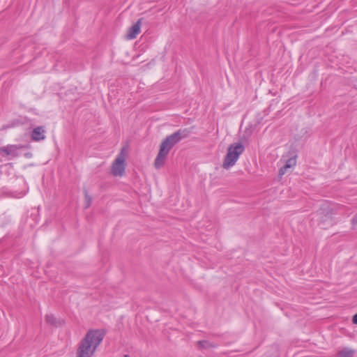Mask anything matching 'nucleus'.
Returning <instances> with one entry per match:
<instances>
[{
	"label": "nucleus",
	"mask_w": 357,
	"mask_h": 357,
	"mask_svg": "<svg viewBox=\"0 0 357 357\" xmlns=\"http://www.w3.org/2000/svg\"><path fill=\"white\" fill-rule=\"evenodd\" d=\"M30 155H31V153H29L26 154V156H29Z\"/></svg>",
	"instance_id": "6ab92c4d"
},
{
	"label": "nucleus",
	"mask_w": 357,
	"mask_h": 357,
	"mask_svg": "<svg viewBox=\"0 0 357 357\" xmlns=\"http://www.w3.org/2000/svg\"><path fill=\"white\" fill-rule=\"evenodd\" d=\"M315 215L319 221V225L322 229H327L333 225V209L328 205L321 206Z\"/></svg>",
	"instance_id": "39448f33"
},
{
	"label": "nucleus",
	"mask_w": 357,
	"mask_h": 357,
	"mask_svg": "<svg viewBox=\"0 0 357 357\" xmlns=\"http://www.w3.org/2000/svg\"><path fill=\"white\" fill-rule=\"evenodd\" d=\"M105 336L101 330H89L81 340L77 350V357H91Z\"/></svg>",
	"instance_id": "7ed1b4c3"
},
{
	"label": "nucleus",
	"mask_w": 357,
	"mask_h": 357,
	"mask_svg": "<svg viewBox=\"0 0 357 357\" xmlns=\"http://www.w3.org/2000/svg\"><path fill=\"white\" fill-rule=\"evenodd\" d=\"M355 353L354 349L345 347L337 353V357H354Z\"/></svg>",
	"instance_id": "9d476101"
},
{
	"label": "nucleus",
	"mask_w": 357,
	"mask_h": 357,
	"mask_svg": "<svg viewBox=\"0 0 357 357\" xmlns=\"http://www.w3.org/2000/svg\"><path fill=\"white\" fill-rule=\"evenodd\" d=\"M244 150L245 147L241 142L231 144L228 148L227 153L223 160V168L229 169L230 167L234 165Z\"/></svg>",
	"instance_id": "20e7f679"
},
{
	"label": "nucleus",
	"mask_w": 357,
	"mask_h": 357,
	"mask_svg": "<svg viewBox=\"0 0 357 357\" xmlns=\"http://www.w3.org/2000/svg\"><path fill=\"white\" fill-rule=\"evenodd\" d=\"M192 128L179 129L172 135L167 136L160 145L158 153L154 160L155 169H160L164 166L170 150L183 139L190 136Z\"/></svg>",
	"instance_id": "f257e3e1"
},
{
	"label": "nucleus",
	"mask_w": 357,
	"mask_h": 357,
	"mask_svg": "<svg viewBox=\"0 0 357 357\" xmlns=\"http://www.w3.org/2000/svg\"><path fill=\"white\" fill-rule=\"evenodd\" d=\"M24 147L23 145H8L0 148V153L3 156L12 155L13 157H17L18 156L17 150Z\"/></svg>",
	"instance_id": "0eeeda50"
},
{
	"label": "nucleus",
	"mask_w": 357,
	"mask_h": 357,
	"mask_svg": "<svg viewBox=\"0 0 357 357\" xmlns=\"http://www.w3.org/2000/svg\"><path fill=\"white\" fill-rule=\"evenodd\" d=\"M296 164V156L294 157H291L290 158H289L284 165L286 166V167H287L288 169L289 168H291L292 167H294Z\"/></svg>",
	"instance_id": "4468645a"
},
{
	"label": "nucleus",
	"mask_w": 357,
	"mask_h": 357,
	"mask_svg": "<svg viewBox=\"0 0 357 357\" xmlns=\"http://www.w3.org/2000/svg\"><path fill=\"white\" fill-rule=\"evenodd\" d=\"M352 322L354 324H357V313L353 316Z\"/></svg>",
	"instance_id": "f3484780"
},
{
	"label": "nucleus",
	"mask_w": 357,
	"mask_h": 357,
	"mask_svg": "<svg viewBox=\"0 0 357 357\" xmlns=\"http://www.w3.org/2000/svg\"><path fill=\"white\" fill-rule=\"evenodd\" d=\"M142 19H139L137 22L130 27L128 30L127 38L134 39L140 31V27Z\"/></svg>",
	"instance_id": "1a4fd4ad"
},
{
	"label": "nucleus",
	"mask_w": 357,
	"mask_h": 357,
	"mask_svg": "<svg viewBox=\"0 0 357 357\" xmlns=\"http://www.w3.org/2000/svg\"><path fill=\"white\" fill-rule=\"evenodd\" d=\"M45 132L44 126H37L32 130L31 133V138L35 142L44 140L45 139Z\"/></svg>",
	"instance_id": "6e6552de"
},
{
	"label": "nucleus",
	"mask_w": 357,
	"mask_h": 357,
	"mask_svg": "<svg viewBox=\"0 0 357 357\" xmlns=\"http://www.w3.org/2000/svg\"><path fill=\"white\" fill-rule=\"evenodd\" d=\"M123 357H130V356L129 355H128V354H125V355H123Z\"/></svg>",
	"instance_id": "a211bd4d"
},
{
	"label": "nucleus",
	"mask_w": 357,
	"mask_h": 357,
	"mask_svg": "<svg viewBox=\"0 0 357 357\" xmlns=\"http://www.w3.org/2000/svg\"><path fill=\"white\" fill-rule=\"evenodd\" d=\"M351 223L353 225H357V215L352 218Z\"/></svg>",
	"instance_id": "dca6fc26"
},
{
	"label": "nucleus",
	"mask_w": 357,
	"mask_h": 357,
	"mask_svg": "<svg viewBox=\"0 0 357 357\" xmlns=\"http://www.w3.org/2000/svg\"><path fill=\"white\" fill-rule=\"evenodd\" d=\"M45 321L47 324L51 326H57L56 319L54 317L53 314H47L45 316Z\"/></svg>",
	"instance_id": "f8f14e48"
},
{
	"label": "nucleus",
	"mask_w": 357,
	"mask_h": 357,
	"mask_svg": "<svg viewBox=\"0 0 357 357\" xmlns=\"http://www.w3.org/2000/svg\"><path fill=\"white\" fill-rule=\"evenodd\" d=\"M287 169H288V168H287V167H286V166L284 165H283L282 167H280V169H279V175H280V176H282V175H284V174L286 173V172H287Z\"/></svg>",
	"instance_id": "2eb2a0df"
},
{
	"label": "nucleus",
	"mask_w": 357,
	"mask_h": 357,
	"mask_svg": "<svg viewBox=\"0 0 357 357\" xmlns=\"http://www.w3.org/2000/svg\"><path fill=\"white\" fill-rule=\"evenodd\" d=\"M192 128L179 129L172 135L167 136L160 145L158 153L154 160L155 169H160L164 166L170 150L183 139L190 136Z\"/></svg>",
	"instance_id": "f03ea898"
},
{
	"label": "nucleus",
	"mask_w": 357,
	"mask_h": 357,
	"mask_svg": "<svg viewBox=\"0 0 357 357\" xmlns=\"http://www.w3.org/2000/svg\"><path fill=\"white\" fill-rule=\"evenodd\" d=\"M125 156L123 155V149L121 150V152L115 160L114 161L112 166V174L115 176H121L125 173L126 169V163H125Z\"/></svg>",
	"instance_id": "423d86ee"
},
{
	"label": "nucleus",
	"mask_w": 357,
	"mask_h": 357,
	"mask_svg": "<svg viewBox=\"0 0 357 357\" xmlns=\"http://www.w3.org/2000/svg\"><path fill=\"white\" fill-rule=\"evenodd\" d=\"M197 344L200 349H207L210 348L216 347V344L208 341V340H199L197 342Z\"/></svg>",
	"instance_id": "9b49d317"
},
{
	"label": "nucleus",
	"mask_w": 357,
	"mask_h": 357,
	"mask_svg": "<svg viewBox=\"0 0 357 357\" xmlns=\"http://www.w3.org/2000/svg\"><path fill=\"white\" fill-rule=\"evenodd\" d=\"M84 197H85V206L84 208H88L90 207L91 202H92V198L89 195L87 190L84 189Z\"/></svg>",
	"instance_id": "ddd939ff"
}]
</instances>
